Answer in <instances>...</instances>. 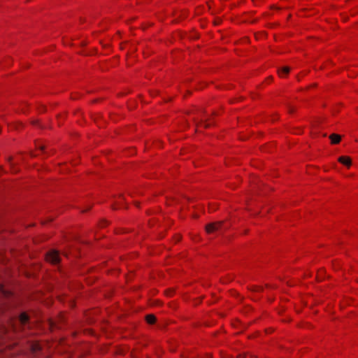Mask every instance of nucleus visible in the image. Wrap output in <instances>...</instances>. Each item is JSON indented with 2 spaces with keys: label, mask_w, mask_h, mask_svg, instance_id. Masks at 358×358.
<instances>
[{
  "label": "nucleus",
  "mask_w": 358,
  "mask_h": 358,
  "mask_svg": "<svg viewBox=\"0 0 358 358\" xmlns=\"http://www.w3.org/2000/svg\"><path fill=\"white\" fill-rule=\"evenodd\" d=\"M46 259L53 264H59L60 257L59 253L56 250H51L46 254Z\"/></svg>",
  "instance_id": "1"
},
{
  "label": "nucleus",
  "mask_w": 358,
  "mask_h": 358,
  "mask_svg": "<svg viewBox=\"0 0 358 358\" xmlns=\"http://www.w3.org/2000/svg\"><path fill=\"white\" fill-rule=\"evenodd\" d=\"M222 224V222L210 223L206 226V231L208 234L220 230Z\"/></svg>",
  "instance_id": "2"
},
{
  "label": "nucleus",
  "mask_w": 358,
  "mask_h": 358,
  "mask_svg": "<svg viewBox=\"0 0 358 358\" xmlns=\"http://www.w3.org/2000/svg\"><path fill=\"white\" fill-rule=\"evenodd\" d=\"M209 120L208 118L206 117V116H201L200 119L194 120L195 124L198 127L199 125L203 126L205 128H208L210 127V124L208 122Z\"/></svg>",
  "instance_id": "3"
},
{
  "label": "nucleus",
  "mask_w": 358,
  "mask_h": 358,
  "mask_svg": "<svg viewBox=\"0 0 358 358\" xmlns=\"http://www.w3.org/2000/svg\"><path fill=\"white\" fill-rule=\"evenodd\" d=\"M338 162L348 167L351 166V159L348 157L342 156L338 158Z\"/></svg>",
  "instance_id": "4"
},
{
  "label": "nucleus",
  "mask_w": 358,
  "mask_h": 358,
  "mask_svg": "<svg viewBox=\"0 0 358 358\" xmlns=\"http://www.w3.org/2000/svg\"><path fill=\"white\" fill-rule=\"evenodd\" d=\"M331 143L337 144L341 141V136L336 134H332L329 136Z\"/></svg>",
  "instance_id": "5"
},
{
  "label": "nucleus",
  "mask_w": 358,
  "mask_h": 358,
  "mask_svg": "<svg viewBox=\"0 0 358 358\" xmlns=\"http://www.w3.org/2000/svg\"><path fill=\"white\" fill-rule=\"evenodd\" d=\"M29 320V317L26 313H22L20 316V321L22 324L25 325Z\"/></svg>",
  "instance_id": "6"
},
{
  "label": "nucleus",
  "mask_w": 358,
  "mask_h": 358,
  "mask_svg": "<svg viewBox=\"0 0 358 358\" xmlns=\"http://www.w3.org/2000/svg\"><path fill=\"white\" fill-rule=\"evenodd\" d=\"M289 72V68L288 66H283L278 70V73L280 76L287 74Z\"/></svg>",
  "instance_id": "7"
},
{
  "label": "nucleus",
  "mask_w": 358,
  "mask_h": 358,
  "mask_svg": "<svg viewBox=\"0 0 358 358\" xmlns=\"http://www.w3.org/2000/svg\"><path fill=\"white\" fill-rule=\"evenodd\" d=\"M145 320L148 324H154L156 321V317L154 315H148L145 317Z\"/></svg>",
  "instance_id": "8"
},
{
  "label": "nucleus",
  "mask_w": 358,
  "mask_h": 358,
  "mask_svg": "<svg viewBox=\"0 0 358 358\" xmlns=\"http://www.w3.org/2000/svg\"><path fill=\"white\" fill-rule=\"evenodd\" d=\"M287 108H288L289 113H292L294 110V107L289 104L287 105Z\"/></svg>",
  "instance_id": "9"
},
{
  "label": "nucleus",
  "mask_w": 358,
  "mask_h": 358,
  "mask_svg": "<svg viewBox=\"0 0 358 358\" xmlns=\"http://www.w3.org/2000/svg\"><path fill=\"white\" fill-rule=\"evenodd\" d=\"M260 290H262V288H261V287H255V291H256V292H259V291H260Z\"/></svg>",
  "instance_id": "10"
},
{
  "label": "nucleus",
  "mask_w": 358,
  "mask_h": 358,
  "mask_svg": "<svg viewBox=\"0 0 358 358\" xmlns=\"http://www.w3.org/2000/svg\"><path fill=\"white\" fill-rule=\"evenodd\" d=\"M40 149H41V150H43V149H44V147H43V146H41V147H40Z\"/></svg>",
  "instance_id": "11"
},
{
  "label": "nucleus",
  "mask_w": 358,
  "mask_h": 358,
  "mask_svg": "<svg viewBox=\"0 0 358 358\" xmlns=\"http://www.w3.org/2000/svg\"><path fill=\"white\" fill-rule=\"evenodd\" d=\"M254 2H255L257 0H252Z\"/></svg>",
  "instance_id": "12"
}]
</instances>
